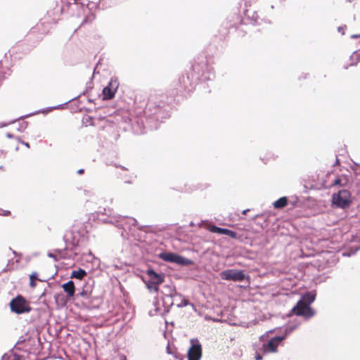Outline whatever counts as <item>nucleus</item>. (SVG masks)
<instances>
[{"mask_svg": "<svg viewBox=\"0 0 360 360\" xmlns=\"http://www.w3.org/2000/svg\"><path fill=\"white\" fill-rule=\"evenodd\" d=\"M315 296L316 295L312 292L304 294L297 305L292 308L293 312L298 316H303L306 318L311 317L314 312L309 304L314 301Z\"/></svg>", "mask_w": 360, "mask_h": 360, "instance_id": "nucleus-1", "label": "nucleus"}, {"mask_svg": "<svg viewBox=\"0 0 360 360\" xmlns=\"http://www.w3.org/2000/svg\"><path fill=\"white\" fill-rule=\"evenodd\" d=\"M9 306L11 311L17 314L28 313L32 310L30 302L22 295H18L12 299Z\"/></svg>", "mask_w": 360, "mask_h": 360, "instance_id": "nucleus-2", "label": "nucleus"}, {"mask_svg": "<svg viewBox=\"0 0 360 360\" xmlns=\"http://www.w3.org/2000/svg\"><path fill=\"white\" fill-rule=\"evenodd\" d=\"M333 203L341 208L349 207L351 203L350 193L347 190H342L337 193H334Z\"/></svg>", "mask_w": 360, "mask_h": 360, "instance_id": "nucleus-3", "label": "nucleus"}, {"mask_svg": "<svg viewBox=\"0 0 360 360\" xmlns=\"http://www.w3.org/2000/svg\"><path fill=\"white\" fill-rule=\"evenodd\" d=\"M160 257L164 261L174 262L178 264L187 265L191 263L188 259L172 252L161 253Z\"/></svg>", "mask_w": 360, "mask_h": 360, "instance_id": "nucleus-4", "label": "nucleus"}, {"mask_svg": "<svg viewBox=\"0 0 360 360\" xmlns=\"http://www.w3.org/2000/svg\"><path fill=\"white\" fill-rule=\"evenodd\" d=\"M221 278L233 281H240L244 279V274L242 271L229 269L221 273Z\"/></svg>", "mask_w": 360, "mask_h": 360, "instance_id": "nucleus-5", "label": "nucleus"}, {"mask_svg": "<svg viewBox=\"0 0 360 360\" xmlns=\"http://www.w3.org/2000/svg\"><path fill=\"white\" fill-rule=\"evenodd\" d=\"M191 343L188 351V360H200L202 357V346L198 341L194 342V340H191Z\"/></svg>", "mask_w": 360, "mask_h": 360, "instance_id": "nucleus-6", "label": "nucleus"}, {"mask_svg": "<svg viewBox=\"0 0 360 360\" xmlns=\"http://www.w3.org/2000/svg\"><path fill=\"white\" fill-rule=\"evenodd\" d=\"M285 336H278L271 338L267 344L263 345L264 352H275L276 347L281 343Z\"/></svg>", "mask_w": 360, "mask_h": 360, "instance_id": "nucleus-7", "label": "nucleus"}, {"mask_svg": "<svg viewBox=\"0 0 360 360\" xmlns=\"http://www.w3.org/2000/svg\"><path fill=\"white\" fill-rule=\"evenodd\" d=\"M205 227H206L207 230H208L209 231H210L212 233H218V234H224V235L229 236L231 238H235L236 236V233L231 230L219 228L214 225L207 224Z\"/></svg>", "mask_w": 360, "mask_h": 360, "instance_id": "nucleus-8", "label": "nucleus"}, {"mask_svg": "<svg viewBox=\"0 0 360 360\" xmlns=\"http://www.w3.org/2000/svg\"><path fill=\"white\" fill-rule=\"evenodd\" d=\"M147 275L150 277V281H153V284L155 285H159L165 281L164 274H158L153 269L148 270Z\"/></svg>", "mask_w": 360, "mask_h": 360, "instance_id": "nucleus-9", "label": "nucleus"}, {"mask_svg": "<svg viewBox=\"0 0 360 360\" xmlns=\"http://www.w3.org/2000/svg\"><path fill=\"white\" fill-rule=\"evenodd\" d=\"M63 290L67 293L68 297L74 296L75 292V286L72 281H70L62 285Z\"/></svg>", "mask_w": 360, "mask_h": 360, "instance_id": "nucleus-10", "label": "nucleus"}, {"mask_svg": "<svg viewBox=\"0 0 360 360\" xmlns=\"http://www.w3.org/2000/svg\"><path fill=\"white\" fill-rule=\"evenodd\" d=\"M110 84L103 89V99H111L114 97L115 90L110 88Z\"/></svg>", "mask_w": 360, "mask_h": 360, "instance_id": "nucleus-11", "label": "nucleus"}, {"mask_svg": "<svg viewBox=\"0 0 360 360\" xmlns=\"http://www.w3.org/2000/svg\"><path fill=\"white\" fill-rule=\"evenodd\" d=\"M86 275V272L82 269H79L77 271H73L71 274V278H77L82 280Z\"/></svg>", "mask_w": 360, "mask_h": 360, "instance_id": "nucleus-12", "label": "nucleus"}, {"mask_svg": "<svg viewBox=\"0 0 360 360\" xmlns=\"http://www.w3.org/2000/svg\"><path fill=\"white\" fill-rule=\"evenodd\" d=\"M287 198L282 197L274 202V205L276 208H282L287 205Z\"/></svg>", "mask_w": 360, "mask_h": 360, "instance_id": "nucleus-13", "label": "nucleus"}, {"mask_svg": "<svg viewBox=\"0 0 360 360\" xmlns=\"http://www.w3.org/2000/svg\"><path fill=\"white\" fill-rule=\"evenodd\" d=\"M36 280H38V273L37 272H32L30 275V286L32 288H34L37 285Z\"/></svg>", "mask_w": 360, "mask_h": 360, "instance_id": "nucleus-14", "label": "nucleus"}, {"mask_svg": "<svg viewBox=\"0 0 360 360\" xmlns=\"http://www.w3.org/2000/svg\"><path fill=\"white\" fill-rule=\"evenodd\" d=\"M147 286L149 289H153L156 292L158 290L159 285H155L154 284H153V281H149L148 283H147Z\"/></svg>", "mask_w": 360, "mask_h": 360, "instance_id": "nucleus-15", "label": "nucleus"}, {"mask_svg": "<svg viewBox=\"0 0 360 360\" xmlns=\"http://www.w3.org/2000/svg\"><path fill=\"white\" fill-rule=\"evenodd\" d=\"M23 145H25L27 148H30V144L27 142L20 141Z\"/></svg>", "mask_w": 360, "mask_h": 360, "instance_id": "nucleus-16", "label": "nucleus"}, {"mask_svg": "<svg viewBox=\"0 0 360 360\" xmlns=\"http://www.w3.org/2000/svg\"><path fill=\"white\" fill-rule=\"evenodd\" d=\"M255 359L256 360H261L262 359V356L260 355H259V354H257L255 356Z\"/></svg>", "mask_w": 360, "mask_h": 360, "instance_id": "nucleus-17", "label": "nucleus"}, {"mask_svg": "<svg viewBox=\"0 0 360 360\" xmlns=\"http://www.w3.org/2000/svg\"><path fill=\"white\" fill-rule=\"evenodd\" d=\"M78 172L79 174H83V173H84V169H79V170H78V172Z\"/></svg>", "mask_w": 360, "mask_h": 360, "instance_id": "nucleus-18", "label": "nucleus"}, {"mask_svg": "<svg viewBox=\"0 0 360 360\" xmlns=\"http://www.w3.org/2000/svg\"><path fill=\"white\" fill-rule=\"evenodd\" d=\"M6 136H7L8 138H12V137H13V136H12L11 134H7V135H6Z\"/></svg>", "mask_w": 360, "mask_h": 360, "instance_id": "nucleus-19", "label": "nucleus"}, {"mask_svg": "<svg viewBox=\"0 0 360 360\" xmlns=\"http://www.w3.org/2000/svg\"><path fill=\"white\" fill-rule=\"evenodd\" d=\"M359 37V35H352V38H357V37Z\"/></svg>", "mask_w": 360, "mask_h": 360, "instance_id": "nucleus-20", "label": "nucleus"}, {"mask_svg": "<svg viewBox=\"0 0 360 360\" xmlns=\"http://www.w3.org/2000/svg\"><path fill=\"white\" fill-rule=\"evenodd\" d=\"M247 212H248V210H245L243 211V214H245Z\"/></svg>", "mask_w": 360, "mask_h": 360, "instance_id": "nucleus-21", "label": "nucleus"}]
</instances>
